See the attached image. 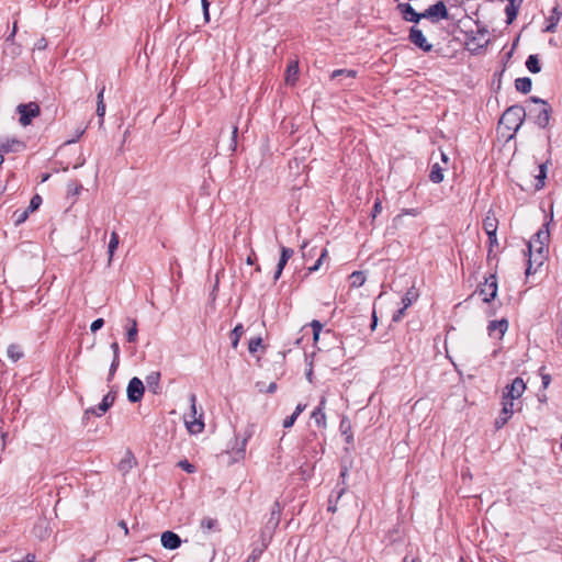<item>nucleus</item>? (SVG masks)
<instances>
[{"label": "nucleus", "instance_id": "obj_62", "mask_svg": "<svg viewBox=\"0 0 562 562\" xmlns=\"http://www.w3.org/2000/svg\"><path fill=\"white\" fill-rule=\"evenodd\" d=\"M24 562H35V555L33 554H27L25 557V561Z\"/></svg>", "mask_w": 562, "mask_h": 562}, {"label": "nucleus", "instance_id": "obj_13", "mask_svg": "<svg viewBox=\"0 0 562 562\" xmlns=\"http://www.w3.org/2000/svg\"><path fill=\"white\" fill-rule=\"evenodd\" d=\"M502 411L498 417L495 419V428L501 429L506 425V423L510 419L514 413V403L509 401L502 402Z\"/></svg>", "mask_w": 562, "mask_h": 562}, {"label": "nucleus", "instance_id": "obj_4", "mask_svg": "<svg viewBox=\"0 0 562 562\" xmlns=\"http://www.w3.org/2000/svg\"><path fill=\"white\" fill-rule=\"evenodd\" d=\"M448 16V10L442 1L436 2L435 4L427 8L424 12H422V19H427L432 23H437L440 20H446Z\"/></svg>", "mask_w": 562, "mask_h": 562}, {"label": "nucleus", "instance_id": "obj_42", "mask_svg": "<svg viewBox=\"0 0 562 562\" xmlns=\"http://www.w3.org/2000/svg\"><path fill=\"white\" fill-rule=\"evenodd\" d=\"M97 115L100 119L99 124H100V126H102L103 117L105 115V104L104 103H97Z\"/></svg>", "mask_w": 562, "mask_h": 562}, {"label": "nucleus", "instance_id": "obj_22", "mask_svg": "<svg viewBox=\"0 0 562 562\" xmlns=\"http://www.w3.org/2000/svg\"><path fill=\"white\" fill-rule=\"evenodd\" d=\"M7 355L13 362H16L23 357V351L18 345H10L7 350Z\"/></svg>", "mask_w": 562, "mask_h": 562}, {"label": "nucleus", "instance_id": "obj_10", "mask_svg": "<svg viewBox=\"0 0 562 562\" xmlns=\"http://www.w3.org/2000/svg\"><path fill=\"white\" fill-rule=\"evenodd\" d=\"M396 10L406 22L418 23L422 20V12H416L409 3L401 2L397 4Z\"/></svg>", "mask_w": 562, "mask_h": 562}, {"label": "nucleus", "instance_id": "obj_32", "mask_svg": "<svg viewBox=\"0 0 562 562\" xmlns=\"http://www.w3.org/2000/svg\"><path fill=\"white\" fill-rule=\"evenodd\" d=\"M546 165H539V173L536 176L535 190H540L544 186Z\"/></svg>", "mask_w": 562, "mask_h": 562}, {"label": "nucleus", "instance_id": "obj_2", "mask_svg": "<svg viewBox=\"0 0 562 562\" xmlns=\"http://www.w3.org/2000/svg\"><path fill=\"white\" fill-rule=\"evenodd\" d=\"M195 402H196L195 395L191 394L190 395V403H191L190 412L188 414H184V416H183V420H184L187 429L189 430L190 434H193V435L200 434L204 429V423L202 419V415H200L199 417L196 416Z\"/></svg>", "mask_w": 562, "mask_h": 562}, {"label": "nucleus", "instance_id": "obj_34", "mask_svg": "<svg viewBox=\"0 0 562 562\" xmlns=\"http://www.w3.org/2000/svg\"><path fill=\"white\" fill-rule=\"evenodd\" d=\"M327 249L326 248H323L321 250V255H319V258L316 260V262L308 267V272H314V271H317L319 269V267L322 266L323 263V260L327 257Z\"/></svg>", "mask_w": 562, "mask_h": 562}, {"label": "nucleus", "instance_id": "obj_37", "mask_svg": "<svg viewBox=\"0 0 562 562\" xmlns=\"http://www.w3.org/2000/svg\"><path fill=\"white\" fill-rule=\"evenodd\" d=\"M29 213H30L29 210L15 211L14 212V222H15V224L20 225L23 222H25L27 216H29Z\"/></svg>", "mask_w": 562, "mask_h": 562}, {"label": "nucleus", "instance_id": "obj_9", "mask_svg": "<svg viewBox=\"0 0 562 562\" xmlns=\"http://www.w3.org/2000/svg\"><path fill=\"white\" fill-rule=\"evenodd\" d=\"M408 38L411 43L424 52H430L432 49V45L428 43L423 31L416 26L411 27Z\"/></svg>", "mask_w": 562, "mask_h": 562}, {"label": "nucleus", "instance_id": "obj_58", "mask_svg": "<svg viewBox=\"0 0 562 562\" xmlns=\"http://www.w3.org/2000/svg\"><path fill=\"white\" fill-rule=\"evenodd\" d=\"M255 260H256V255L254 251H251V254L247 257L246 262H247V265L251 266V265H254Z\"/></svg>", "mask_w": 562, "mask_h": 562}, {"label": "nucleus", "instance_id": "obj_31", "mask_svg": "<svg viewBox=\"0 0 562 562\" xmlns=\"http://www.w3.org/2000/svg\"><path fill=\"white\" fill-rule=\"evenodd\" d=\"M351 286L358 288L363 285L366 277L361 271H355L350 274Z\"/></svg>", "mask_w": 562, "mask_h": 562}, {"label": "nucleus", "instance_id": "obj_16", "mask_svg": "<svg viewBox=\"0 0 562 562\" xmlns=\"http://www.w3.org/2000/svg\"><path fill=\"white\" fill-rule=\"evenodd\" d=\"M482 226L486 235H492L493 233L497 232L498 220L496 218L495 214L492 211H488L486 213Z\"/></svg>", "mask_w": 562, "mask_h": 562}, {"label": "nucleus", "instance_id": "obj_61", "mask_svg": "<svg viewBox=\"0 0 562 562\" xmlns=\"http://www.w3.org/2000/svg\"><path fill=\"white\" fill-rule=\"evenodd\" d=\"M277 390V384L274 382L270 383L268 386V392L273 393Z\"/></svg>", "mask_w": 562, "mask_h": 562}, {"label": "nucleus", "instance_id": "obj_50", "mask_svg": "<svg viewBox=\"0 0 562 562\" xmlns=\"http://www.w3.org/2000/svg\"><path fill=\"white\" fill-rule=\"evenodd\" d=\"M202 2V8H203V14H204V19L205 21L207 22L210 20V16H209V7H210V3L207 0H201Z\"/></svg>", "mask_w": 562, "mask_h": 562}, {"label": "nucleus", "instance_id": "obj_14", "mask_svg": "<svg viewBox=\"0 0 562 562\" xmlns=\"http://www.w3.org/2000/svg\"><path fill=\"white\" fill-rule=\"evenodd\" d=\"M507 329L508 322L505 318L501 321H492L487 326L488 335L497 339H502Z\"/></svg>", "mask_w": 562, "mask_h": 562}, {"label": "nucleus", "instance_id": "obj_35", "mask_svg": "<svg viewBox=\"0 0 562 562\" xmlns=\"http://www.w3.org/2000/svg\"><path fill=\"white\" fill-rule=\"evenodd\" d=\"M416 297L417 294L415 293V291L413 289L408 290L405 296L402 299L404 308L411 306V304L413 303L414 300H416Z\"/></svg>", "mask_w": 562, "mask_h": 562}, {"label": "nucleus", "instance_id": "obj_12", "mask_svg": "<svg viewBox=\"0 0 562 562\" xmlns=\"http://www.w3.org/2000/svg\"><path fill=\"white\" fill-rule=\"evenodd\" d=\"M533 103H537L539 104V109H538V114H537V119H536V123L540 126V127H546L548 126L549 124V120H550V110H549V106L547 104V102H544L543 100L541 99H538V98H531L530 99Z\"/></svg>", "mask_w": 562, "mask_h": 562}, {"label": "nucleus", "instance_id": "obj_56", "mask_svg": "<svg viewBox=\"0 0 562 562\" xmlns=\"http://www.w3.org/2000/svg\"><path fill=\"white\" fill-rule=\"evenodd\" d=\"M306 246H307V244H304V245L302 246V249H303V257H304V258L312 257V256H313V252H312V251L314 250V249H310V250H307V251H306V250H305V249H306Z\"/></svg>", "mask_w": 562, "mask_h": 562}, {"label": "nucleus", "instance_id": "obj_26", "mask_svg": "<svg viewBox=\"0 0 562 562\" xmlns=\"http://www.w3.org/2000/svg\"><path fill=\"white\" fill-rule=\"evenodd\" d=\"M526 67L530 72H539L541 67L538 57L536 55H530L526 61Z\"/></svg>", "mask_w": 562, "mask_h": 562}, {"label": "nucleus", "instance_id": "obj_45", "mask_svg": "<svg viewBox=\"0 0 562 562\" xmlns=\"http://www.w3.org/2000/svg\"><path fill=\"white\" fill-rule=\"evenodd\" d=\"M237 132H238V127L234 126L233 132H232V142H231V150L232 151H235L236 147H237V142H236Z\"/></svg>", "mask_w": 562, "mask_h": 562}, {"label": "nucleus", "instance_id": "obj_41", "mask_svg": "<svg viewBox=\"0 0 562 562\" xmlns=\"http://www.w3.org/2000/svg\"><path fill=\"white\" fill-rule=\"evenodd\" d=\"M487 236H488V258H490L492 256L493 248L495 246H498V240L496 237V233H493L492 235H487Z\"/></svg>", "mask_w": 562, "mask_h": 562}, {"label": "nucleus", "instance_id": "obj_47", "mask_svg": "<svg viewBox=\"0 0 562 562\" xmlns=\"http://www.w3.org/2000/svg\"><path fill=\"white\" fill-rule=\"evenodd\" d=\"M296 416L294 414H292L291 416L286 417L284 420H283V427L284 428H290L293 426V424L295 423L296 420Z\"/></svg>", "mask_w": 562, "mask_h": 562}, {"label": "nucleus", "instance_id": "obj_51", "mask_svg": "<svg viewBox=\"0 0 562 562\" xmlns=\"http://www.w3.org/2000/svg\"><path fill=\"white\" fill-rule=\"evenodd\" d=\"M261 554V551L260 550H254L251 552V554L248 557V559L246 560V562H257L259 557Z\"/></svg>", "mask_w": 562, "mask_h": 562}, {"label": "nucleus", "instance_id": "obj_39", "mask_svg": "<svg viewBox=\"0 0 562 562\" xmlns=\"http://www.w3.org/2000/svg\"><path fill=\"white\" fill-rule=\"evenodd\" d=\"M42 203V198L40 195H34L32 199H31V202H30V206H29V211L30 212H34L35 210H37L40 207Z\"/></svg>", "mask_w": 562, "mask_h": 562}, {"label": "nucleus", "instance_id": "obj_3", "mask_svg": "<svg viewBox=\"0 0 562 562\" xmlns=\"http://www.w3.org/2000/svg\"><path fill=\"white\" fill-rule=\"evenodd\" d=\"M544 245H540L539 241L531 238L528 241L529 262L526 269V274H530L532 266H541L544 259Z\"/></svg>", "mask_w": 562, "mask_h": 562}, {"label": "nucleus", "instance_id": "obj_49", "mask_svg": "<svg viewBox=\"0 0 562 562\" xmlns=\"http://www.w3.org/2000/svg\"><path fill=\"white\" fill-rule=\"evenodd\" d=\"M69 193H72L75 195H78L81 190H82V186L81 184H69Z\"/></svg>", "mask_w": 562, "mask_h": 562}, {"label": "nucleus", "instance_id": "obj_59", "mask_svg": "<svg viewBox=\"0 0 562 562\" xmlns=\"http://www.w3.org/2000/svg\"><path fill=\"white\" fill-rule=\"evenodd\" d=\"M104 91H105V88L102 87L100 89V91L98 92V97H97L98 98V103H104V101H103Z\"/></svg>", "mask_w": 562, "mask_h": 562}, {"label": "nucleus", "instance_id": "obj_6", "mask_svg": "<svg viewBox=\"0 0 562 562\" xmlns=\"http://www.w3.org/2000/svg\"><path fill=\"white\" fill-rule=\"evenodd\" d=\"M526 384L521 378H516L514 381L508 384L503 393V401L513 402L518 400L525 392Z\"/></svg>", "mask_w": 562, "mask_h": 562}, {"label": "nucleus", "instance_id": "obj_57", "mask_svg": "<svg viewBox=\"0 0 562 562\" xmlns=\"http://www.w3.org/2000/svg\"><path fill=\"white\" fill-rule=\"evenodd\" d=\"M306 405L304 404H299L294 411V415L297 417L304 409H305Z\"/></svg>", "mask_w": 562, "mask_h": 562}, {"label": "nucleus", "instance_id": "obj_24", "mask_svg": "<svg viewBox=\"0 0 562 562\" xmlns=\"http://www.w3.org/2000/svg\"><path fill=\"white\" fill-rule=\"evenodd\" d=\"M312 419L319 426L325 427L326 426V416L324 413V409L322 407H317L312 413Z\"/></svg>", "mask_w": 562, "mask_h": 562}, {"label": "nucleus", "instance_id": "obj_21", "mask_svg": "<svg viewBox=\"0 0 562 562\" xmlns=\"http://www.w3.org/2000/svg\"><path fill=\"white\" fill-rule=\"evenodd\" d=\"M549 236H550V233H549L548 224H547L542 228H540L532 238L535 240L539 241L540 245L547 246V244L549 241Z\"/></svg>", "mask_w": 562, "mask_h": 562}, {"label": "nucleus", "instance_id": "obj_43", "mask_svg": "<svg viewBox=\"0 0 562 562\" xmlns=\"http://www.w3.org/2000/svg\"><path fill=\"white\" fill-rule=\"evenodd\" d=\"M262 340L261 338H254L249 341L248 350L249 352L254 353L258 350L259 346L261 345Z\"/></svg>", "mask_w": 562, "mask_h": 562}, {"label": "nucleus", "instance_id": "obj_29", "mask_svg": "<svg viewBox=\"0 0 562 562\" xmlns=\"http://www.w3.org/2000/svg\"><path fill=\"white\" fill-rule=\"evenodd\" d=\"M243 333H244V328H243L241 324L236 325L235 328L232 330L231 338H232L233 348L237 347Z\"/></svg>", "mask_w": 562, "mask_h": 562}, {"label": "nucleus", "instance_id": "obj_63", "mask_svg": "<svg viewBox=\"0 0 562 562\" xmlns=\"http://www.w3.org/2000/svg\"><path fill=\"white\" fill-rule=\"evenodd\" d=\"M283 269H280L279 266H277V271L274 273V280H278L282 273Z\"/></svg>", "mask_w": 562, "mask_h": 562}, {"label": "nucleus", "instance_id": "obj_48", "mask_svg": "<svg viewBox=\"0 0 562 562\" xmlns=\"http://www.w3.org/2000/svg\"><path fill=\"white\" fill-rule=\"evenodd\" d=\"M381 211H382V203L380 200H376L374 203V206H373L372 218L374 220L376 217V215L379 213H381Z\"/></svg>", "mask_w": 562, "mask_h": 562}, {"label": "nucleus", "instance_id": "obj_11", "mask_svg": "<svg viewBox=\"0 0 562 562\" xmlns=\"http://www.w3.org/2000/svg\"><path fill=\"white\" fill-rule=\"evenodd\" d=\"M114 400H115V394L112 391H110L108 394L104 395L102 402L99 404V406L97 408H94V407L88 408V409H86L85 414L86 415L93 414L97 416H102L113 405Z\"/></svg>", "mask_w": 562, "mask_h": 562}, {"label": "nucleus", "instance_id": "obj_54", "mask_svg": "<svg viewBox=\"0 0 562 562\" xmlns=\"http://www.w3.org/2000/svg\"><path fill=\"white\" fill-rule=\"evenodd\" d=\"M541 378H542V385L543 387H548L550 381H551V376L547 373H541Z\"/></svg>", "mask_w": 562, "mask_h": 562}, {"label": "nucleus", "instance_id": "obj_53", "mask_svg": "<svg viewBox=\"0 0 562 562\" xmlns=\"http://www.w3.org/2000/svg\"><path fill=\"white\" fill-rule=\"evenodd\" d=\"M406 308H404V306L398 310L394 315H393V321L394 322H400L402 319V317L404 316V312H405Z\"/></svg>", "mask_w": 562, "mask_h": 562}, {"label": "nucleus", "instance_id": "obj_7", "mask_svg": "<svg viewBox=\"0 0 562 562\" xmlns=\"http://www.w3.org/2000/svg\"><path fill=\"white\" fill-rule=\"evenodd\" d=\"M480 294L484 302H491L497 295V279L495 274H491L480 286Z\"/></svg>", "mask_w": 562, "mask_h": 562}, {"label": "nucleus", "instance_id": "obj_20", "mask_svg": "<svg viewBox=\"0 0 562 562\" xmlns=\"http://www.w3.org/2000/svg\"><path fill=\"white\" fill-rule=\"evenodd\" d=\"M429 179L434 183H440L443 180V169L439 164H434L429 173Z\"/></svg>", "mask_w": 562, "mask_h": 562}, {"label": "nucleus", "instance_id": "obj_28", "mask_svg": "<svg viewBox=\"0 0 562 562\" xmlns=\"http://www.w3.org/2000/svg\"><path fill=\"white\" fill-rule=\"evenodd\" d=\"M119 243H120L119 241V235L115 232H113L111 234L110 243H109V246H108L109 262L112 260V257L114 255L115 249L119 246Z\"/></svg>", "mask_w": 562, "mask_h": 562}, {"label": "nucleus", "instance_id": "obj_46", "mask_svg": "<svg viewBox=\"0 0 562 562\" xmlns=\"http://www.w3.org/2000/svg\"><path fill=\"white\" fill-rule=\"evenodd\" d=\"M104 325V321L102 318H98L94 322H92L90 329L92 333H95Z\"/></svg>", "mask_w": 562, "mask_h": 562}, {"label": "nucleus", "instance_id": "obj_27", "mask_svg": "<svg viewBox=\"0 0 562 562\" xmlns=\"http://www.w3.org/2000/svg\"><path fill=\"white\" fill-rule=\"evenodd\" d=\"M357 75V72L355 70H351V69H337V70H334L330 75V78L331 79H336L338 77H344V78H355Z\"/></svg>", "mask_w": 562, "mask_h": 562}, {"label": "nucleus", "instance_id": "obj_30", "mask_svg": "<svg viewBox=\"0 0 562 562\" xmlns=\"http://www.w3.org/2000/svg\"><path fill=\"white\" fill-rule=\"evenodd\" d=\"M293 250L286 247H281V257L278 262L280 269H283L288 262V260L292 257Z\"/></svg>", "mask_w": 562, "mask_h": 562}, {"label": "nucleus", "instance_id": "obj_19", "mask_svg": "<svg viewBox=\"0 0 562 562\" xmlns=\"http://www.w3.org/2000/svg\"><path fill=\"white\" fill-rule=\"evenodd\" d=\"M531 79L527 77L515 80V87L521 93H528L531 90Z\"/></svg>", "mask_w": 562, "mask_h": 562}, {"label": "nucleus", "instance_id": "obj_18", "mask_svg": "<svg viewBox=\"0 0 562 562\" xmlns=\"http://www.w3.org/2000/svg\"><path fill=\"white\" fill-rule=\"evenodd\" d=\"M299 76V65L296 61L291 63L285 71V82L288 85H294Z\"/></svg>", "mask_w": 562, "mask_h": 562}, {"label": "nucleus", "instance_id": "obj_36", "mask_svg": "<svg viewBox=\"0 0 562 562\" xmlns=\"http://www.w3.org/2000/svg\"><path fill=\"white\" fill-rule=\"evenodd\" d=\"M215 525L216 520L210 517H204L200 522V527L205 531L212 530Z\"/></svg>", "mask_w": 562, "mask_h": 562}, {"label": "nucleus", "instance_id": "obj_64", "mask_svg": "<svg viewBox=\"0 0 562 562\" xmlns=\"http://www.w3.org/2000/svg\"><path fill=\"white\" fill-rule=\"evenodd\" d=\"M325 405H326V397H325V396H323V397L321 398V401H319V406H318V407H322V409H324V408H325Z\"/></svg>", "mask_w": 562, "mask_h": 562}, {"label": "nucleus", "instance_id": "obj_38", "mask_svg": "<svg viewBox=\"0 0 562 562\" xmlns=\"http://www.w3.org/2000/svg\"><path fill=\"white\" fill-rule=\"evenodd\" d=\"M311 327L313 329V339L317 341L319 338V334L322 331L323 325L318 321H313L311 323Z\"/></svg>", "mask_w": 562, "mask_h": 562}, {"label": "nucleus", "instance_id": "obj_44", "mask_svg": "<svg viewBox=\"0 0 562 562\" xmlns=\"http://www.w3.org/2000/svg\"><path fill=\"white\" fill-rule=\"evenodd\" d=\"M179 467L182 468L188 473H193L195 471L194 465L189 463L187 460L180 461Z\"/></svg>", "mask_w": 562, "mask_h": 562}, {"label": "nucleus", "instance_id": "obj_1", "mask_svg": "<svg viewBox=\"0 0 562 562\" xmlns=\"http://www.w3.org/2000/svg\"><path fill=\"white\" fill-rule=\"evenodd\" d=\"M526 117V110L520 105L508 108L501 117V124L507 130L517 132Z\"/></svg>", "mask_w": 562, "mask_h": 562}, {"label": "nucleus", "instance_id": "obj_55", "mask_svg": "<svg viewBox=\"0 0 562 562\" xmlns=\"http://www.w3.org/2000/svg\"><path fill=\"white\" fill-rule=\"evenodd\" d=\"M111 349H112V351H113V357H117V358H120V348H119L117 342H113V344L111 345Z\"/></svg>", "mask_w": 562, "mask_h": 562}, {"label": "nucleus", "instance_id": "obj_40", "mask_svg": "<svg viewBox=\"0 0 562 562\" xmlns=\"http://www.w3.org/2000/svg\"><path fill=\"white\" fill-rule=\"evenodd\" d=\"M120 364V358L117 357H113V360H112V363H111V367H110V370H109V378L108 380L111 381L112 378L114 376L116 370H117V367Z\"/></svg>", "mask_w": 562, "mask_h": 562}, {"label": "nucleus", "instance_id": "obj_52", "mask_svg": "<svg viewBox=\"0 0 562 562\" xmlns=\"http://www.w3.org/2000/svg\"><path fill=\"white\" fill-rule=\"evenodd\" d=\"M83 133H85V128L77 130V132H75L76 137L67 140L66 144L75 143L77 139H79L83 135Z\"/></svg>", "mask_w": 562, "mask_h": 562}, {"label": "nucleus", "instance_id": "obj_17", "mask_svg": "<svg viewBox=\"0 0 562 562\" xmlns=\"http://www.w3.org/2000/svg\"><path fill=\"white\" fill-rule=\"evenodd\" d=\"M145 381H146L148 389L151 390L153 393L158 394L160 392V385H159L160 372H158V371L150 372L146 376Z\"/></svg>", "mask_w": 562, "mask_h": 562}, {"label": "nucleus", "instance_id": "obj_5", "mask_svg": "<svg viewBox=\"0 0 562 562\" xmlns=\"http://www.w3.org/2000/svg\"><path fill=\"white\" fill-rule=\"evenodd\" d=\"M16 111L20 114V124L23 126H27L31 124L32 119L40 115V106L35 102H30L27 104H20L16 108Z\"/></svg>", "mask_w": 562, "mask_h": 562}, {"label": "nucleus", "instance_id": "obj_15", "mask_svg": "<svg viewBox=\"0 0 562 562\" xmlns=\"http://www.w3.org/2000/svg\"><path fill=\"white\" fill-rule=\"evenodd\" d=\"M160 541L162 547L168 550H175L181 546L180 537L170 530L161 533Z\"/></svg>", "mask_w": 562, "mask_h": 562}, {"label": "nucleus", "instance_id": "obj_60", "mask_svg": "<svg viewBox=\"0 0 562 562\" xmlns=\"http://www.w3.org/2000/svg\"><path fill=\"white\" fill-rule=\"evenodd\" d=\"M119 527H121V529H123V530H124V535H127V533H128V528H127V525H126V522H125L124 520H121V521L119 522Z\"/></svg>", "mask_w": 562, "mask_h": 562}, {"label": "nucleus", "instance_id": "obj_8", "mask_svg": "<svg viewBox=\"0 0 562 562\" xmlns=\"http://www.w3.org/2000/svg\"><path fill=\"white\" fill-rule=\"evenodd\" d=\"M145 386L140 379L134 376L127 385V398L132 403L139 402L144 395Z\"/></svg>", "mask_w": 562, "mask_h": 562}, {"label": "nucleus", "instance_id": "obj_23", "mask_svg": "<svg viewBox=\"0 0 562 562\" xmlns=\"http://www.w3.org/2000/svg\"><path fill=\"white\" fill-rule=\"evenodd\" d=\"M515 2L516 0H509L508 4L505 8L507 23H512L517 15L518 8Z\"/></svg>", "mask_w": 562, "mask_h": 562}, {"label": "nucleus", "instance_id": "obj_25", "mask_svg": "<svg viewBox=\"0 0 562 562\" xmlns=\"http://www.w3.org/2000/svg\"><path fill=\"white\" fill-rule=\"evenodd\" d=\"M20 147H23V144L21 142H19L16 139H11V140H7V142L2 143L0 145V150L9 153V151H15Z\"/></svg>", "mask_w": 562, "mask_h": 562}, {"label": "nucleus", "instance_id": "obj_33", "mask_svg": "<svg viewBox=\"0 0 562 562\" xmlns=\"http://www.w3.org/2000/svg\"><path fill=\"white\" fill-rule=\"evenodd\" d=\"M131 327L127 329L126 337L130 342H135L137 339V323L136 319H128Z\"/></svg>", "mask_w": 562, "mask_h": 562}]
</instances>
